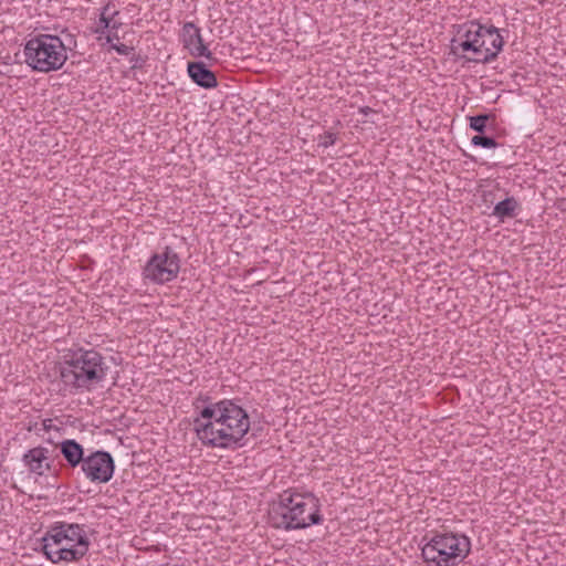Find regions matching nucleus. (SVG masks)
Masks as SVG:
<instances>
[{
	"instance_id": "1",
	"label": "nucleus",
	"mask_w": 566,
	"mask_h": 566,
	"mask_svg": "<svg viewBox=\"0 0 566 566\" xmlns=\"http://www.w3.org/2000/svg\"><path fill=\"white\" fill-rule=\"evenodd\" d=\"M198 440L207 448L235 449L243 446L250 430L245 409L223 399L203 407L192 422Z\"/></svg>"
},
{
	"instance_id": "2",
	"label": "nucleus",
	"mask_w": 566,
	"mask_h": 566,
	"mask_svg": "<svg viewBox=\"0 0 566 566\" xmlns=\"http://www.w3.org/2000/svg\"><path fill=\"white\" fill-rule=\"evenodd\" d=\"M105 357L95 349L77 348L64 356L60 377L63 388L71 395L90 392L106 378Z\"/></svg>"
},
{
	"instance_id": "3",
	"label": "nucleus",
	"mask_w": 566,
	"mask_h": 566,
	"mask_svg": "<svg viewBox=\"0 0 566 566\" xmlns=\"http://www.w3.org/2000/svg\"><path fill=\"white\" fill-rule=\"evenodd\" d=\"M273 527L284 531L302 530L323 522L321 504L312 493L284 491L270 511Z\"/></svg>"
},
{
	"instance_id": "4",
	"label": "nucleus",
	"mask_w": 566,
	"mask_h": 566,
	"mask_svg": "<svg viewBox=\"0 0 566 566\" xmlns=\"http://www.w3.org/2000/svg\"><path fill=\"white\" fill-rule=\"evenodd\" d=\"M42 551L48 559L75 562L86 555L90 541L84 527L80 524L56 523L42 537Z\"/></svg>"
},
{
	"instance_id": "5",
	"label": "nucleus",
	"mask_w": 566,
	"mask_h": 566,
	"mask_svg": "<svg viewBox=\"0 0 566 566\" xmlns=\"http://www.w3.org/2000/svg\"><path fill=\"white\" fill-rule=\"evenodd\" d=\"M23 55L28 66L42 73L62 69L67 60L63 41L52 34H39L29 39L24 44Z\"/></svg>"
},
{
	"instance_id": "6",
	"label": "nucleus",
	"mask_w": 566,
	"mask_h": 566,
	"mask_svg": "<svg viewBox=\"0 0 566 566\" xmlns=\"http://www.w3.org/2000/svg\"><path fill=\"white\" fill-rule=\"evenodd\" d=\"M471 551V541L464 534L438 533L421 548V556L429 566H457Z\"/></svg>"
},
{
	"instance_id": "7",
	"label": "nucleus",
	"mask_w": 566,
	"mask_h": 566,
	"mask_svg": "<svg viewBox=\"0 0 566 566\" xmlns=\"http://www.w3.org/2000/svg\"><path fill=\"white\" fill-rule=\"evenodd\" d=\"M486 28L476 21L458 25L450 41V54L459 61L478 63V57H482L483 54Z\"/></svg>"
},
{
	"instance_id": "8",
	"label": "nucleus",
	"mask_w": 566,
	"mask_h": 566,
	"mask_svg": "<svg viewBox=\"0 0 566 566\" xmlns=\"http://www.w3.org/2000/svg\"><path fill=\"white\" fill-rule=\"evenodd\" d=\"M180 258L171 247L154 253L143 268V279L153 284H165L177 279Z\"/></svg>"
},
{
	"instance_id": "9",
	"label": "nucleus",
	"mask_w": 566,
	"mask_h": 566,
	"mask_svg": "<svg viewBox=\"0 0 566 566\" xmlns=\"http://www.w3.org/2000/svg\"><path fill=\"white\" fill-rule=\"evenodd\" d=\"M81 470L91 482L107 483L113 478L115 462L111 453L98 450L85 457Z\"/></svg>"
},
{
	"instance_id": "10",
	"label": "nucleus",
	"mask_w": 566,
	"mask_h": 566,
	"mask_svg": "<svg viewBox=\"0 0 566 566\" xmlns=\"http://www.w3.org/2000/svg\"><path fill=\"white\" fill-rule=\"evenodd\" d=\"M54 450H50L46 447L38 446L28 450L23 457L22 462L31 473L36 475H44L46 472L52 470V453Z\"/></svg>"
},
{
	"instance_id": "11",
	"label": "nucleus",
	"mask_w": 566,
	"mask_h": 566,
	"mask_svg": "<svg viewBox=\"0 0 566 566\" xmlns=\"http://www.w3.org/2000/svg\"><path fill=\"white\" fill-rule=\"evenodd\" d=\"M181 41L192 56L212 60V53L203 43L201 31L193 22H186L182 25Z\"/></svg>"
},
{
	"instance_id": "12",
	"label": "nucleus",
	"mask_w": 566,
	"mask_h": 566,
	"mask_svg": "<svg viewBox=\"0 0 566 566\" xmlns=\"http://www.w3.org/2000/svg\"><path fill=\"white\" fill-rule=\"evenodd\" d=\"M488 33L484 35L483 54L478 57V63H490L494 61L502 51L504 40L494 25L486 28Z\"/></svg>"
},
{
	"instance_id": "13",
	"label": "nucleus",
	"mask_w": 566,
	"mask_h": 566,
	"mask_svg": "<svg viewBox=\"0 0 566 566\" xmlns=\"http://www.w3.org/2000/svg\"><path fill=\"white\" fill-rule=\"evenodd\" d=\"M188 74L190 78L203 88H213L218 85L217 77L202 62H189Z\"/></svg>"
},
{
	"instance_id": "14",
	"label": "nucleus",
	"mask_w": 566,
	"mask_h": 566,
	"mask_svg": "<svg viewBox=\"0 0 566 566\" xmlns=\"http://www.w3.org/2000/svg\"><path fill=\"white\" fill-rule=\"evenodd\" d=\"M60 450L71 468L82 467L85 455L84 448L74 439H65L60 443Z\"/></svg>"
},
{
	"instance_id": "15",
	"label": "nucleus",
	"mask_w": 566,
	"mask_h": 566,
	"mask_svg": "<svg viewBox=\"0 0 566 566\" xmlns=\"http://www.w3.org/2000/svg\"><path fill=\"white\" fill-rule=\"evenodd\" d=\"M517 208L518 202L516 199L514 197H509L495 205L493 209V216L503 221L506 218L515 217Z\"/></svg>"
},
{
	"instance_id": "16",
	"label": "nucleus",
	"mask_w": 566,
	"mask_h": 566,
	"mask_svg": "<svg viewBox=\"0 0 566 566\" xmlns=\"http://www.w3.org/2000/svg\"><path fill=\"white\" fill-rule=\"evenodd\" d=\"M494 116L491 115V114H480V115H476V116H470L469 117V122H470L469 126H470L471 129L482 134L486 129L488 120H490Z\"/></svg>"
},
{
	"instance_id": "17",
	"label": "nucleus",
	"mask_w": 566,
	"mask_h": 566,
	"mask_svg": "<svg viewBox=\"0 0 566 566\" xmlns=\"http://www.w3.org/2000/svg\"><path fill=\"white\" fill-rule=\"evenodd\" d=\"M471 143L474 146H480L483 148H495L497 146V143L494 138L482 135L473 136Z\"/></svg>"
},
{
	"instance_id": "18",
	"label": "nucleus",
	"mask_w": 566,
	"mask_h": 566,
	"mask_svg": "<svg viewBox=\"0 0 566 566\" xmlns=\"http://www.w3.org/2000/svg\"><path fill=\"white\" fill-rule=\"evenodd\" d=\"M336 142V135L333 134V133H325L323 136H321L319 138V143L318 145L324 147V148H327L329 146H333Z\"/></svg>"
},
{
	"instance_id": "19",
	"label": "nucleus",
	"mask_w": 566,
	"mask_h": 566,
	"mask_svg": "<svg viewBox=\"0 0 566 566\" xmlns=\"http://www.w3.org/2000/svg\"><path fill=\"white\" fill-rule=\"evenodd\" d=\"M109 9V4L105 6L103 12L99 17V23L102 25L103 31L108 30L111 28V22L113 21V17H107L106 11Z\"/></svg>"
},
{
	"instance_id": "20",
	"label": "nucleus",
	"mask_w": 566,
	"mask_h": 566,
	"mask_svg": "<svg viewBox=\"0 0 566 566\" xmlns=\"http://www.w3.org/2000/svg\"><path fill=\"white\" fill-rule=\"evenodd\" d=\"M112 49L120 55H129L134 51L133 46H128L123 43H114L112 44Z\"/></svg>"
},
{
	"instance_id": "21",
	"label": "nucleus",
	"mask_w": 566,
	"mask_h": 566,
	"mask_svg": "<svg viewBox=\"0 0 566 566\" xmlns=\"http://www.w3.org/2000/svg\"><path fill=\"white\" fill-rule=\"evenodd\" d=\"M114 40H119V36L117 34V31H114V30H108V34L106 36V41L108 43H112Z\"/></svg>"
},
{
	"instance_id": "22",
	"label": "nucleus",
	"mask_w": 566,
	"mask_h": 566,
	"mask_svg": "<svg viewBox=\"0 0 566 566\" xmlns=\"http://www.w3.org/2000/svg\"><path fill=\"white\" fill-rule=\"evenodd\" d=\"M120 23L118 22H115V21H112L111 22V28L108 30H114V31H117V29L119 28Z\"/></svg>"
},
{
	"instance_id": "23",
	"label": "nucleus",
	"mask_w": 566,
	"mask_h": 566,
	"mask_svg": "<svg viewBox=\"0 0 566 566\" xmlns=\"http://www.w3.org/2000/svg\"><path fill=\"white\" fill-rule=\"evenodd\" d=\"M368 111H369V107H366L365 111L363 109L364 113H368Z\"/></svg>"
},
{
	"instance_id": "24",
	"label": "nucleus",
	"mask_w": 566,
	"mask_h": 566,
	"mask_svg": "<svg viewBox=\"0 0 566 566\" xmlns=\"http://www.w3.org/2000/svg\"><path fill=\"white\" fill-rule=\"evenodd\" d=\"M368 111H369V107H366L365 111L363 109L364 113H368Z\"/></svg>"
}]
</instances>
